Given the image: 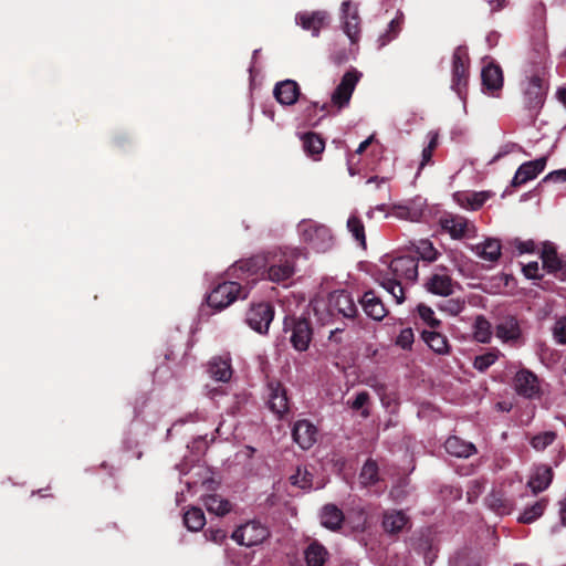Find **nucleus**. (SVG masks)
<instances>
[{
  "label": "nucleus",
  "instance_id": "473e14b6",
  "mask_svg": "<svg viewBox=\"0 0 566 566\" xmlns=\"http://www.w3.org/2000/svg\"><path fill=\"white\" fill-rule=\"evenodd\" d=\"M541 259L543 263L542 268L547 270L549 273L556 272L563 268L562 261L557 255L555 247L549 242H545L543 244Z\"/></svg>",
  "mask_w": 566,
  "mask_h": 566
},
{
  "label": "nucleus",
  "instance_id": "09e8293b",
  "mask_svg": "<svg viewBox=\"0 0 566 566\" xmlns=\"http://www.w3.org/2000/svg\"><path fill=\"white\" fill-rule=\"evenodd\" d=\"M417 312L419 317L431 328H437L440 326L441 322L436 317L433 310L424 304H419L417 306Z\"/></svg>",
  "mask_w": 566,
  "mask_h": 566
},
{
  "label": "nucleus",
  "instance_id": "5fc2aeb1",
  "mask_svg": "<svg viewBox=\"0 0 566 566\" xmlns=\"http://www.w3.org/2000/svg\"><path fill=\"white\" fill-rule=\"evenodd\" d=\"M415 335L410 327L400 331L397 336L396 344L402 349H410L413 344Z\"/></svg>",
  "mask_w": 566,
  "mask_h": 566
},
{
  "label": "nucleus",
  "instance_id": "0eeeda50",
  "mask_svg": "<svg viewBox=\"0 0 566 566\" xmlns=\"http://www.w3.org/2000/svg\"><path fill=\"white\" fill-rule=\"evenodd\" d=\"M439 224L454 240L474 237L476 231L474 223L463 216L453 213L443 214L439 219Z\"/></svg>",
  "mask_w": 566,
  "mask_h": 566
},
{
  "label": "nucleus",
  "instance_id": "c85d7f7f",
  "mask_svg": "<svg viewBox=\"0 0 566 566\" xmlns=\"http://www.w3.org/2000/svg\"><path fill=\"white\" fill-rule=\"evenodd\" d=\"M423 213V205L421 202L412 201L406 205H397L392 208V214L398 219L418 222Z\"/></svg>",
  "mask_w": 566,
  "mask_h": 566
},
{
  "label": "nucleus",
  "instance_id": "58836bf2",
  "mask_svg": "<svg viewBox=\"0 0 566 566\" xmlns=\"http://www.w3.org/2000/svg\"><path fill=\"white\" fill-rule=\"evenodd\" d=\"M473 335L475 340L480 343H489L492 337L491 324L483 317L478 316L473 325Z\"/></svg>",
  "mask_w": 566,
  "mask_h": 566
},
{
  "label": "nucleus",
  "instance_id": "6e6d98bb",
  "mask_svg": "<svg viewBox=\"0 0 566 566\" xmlns=\"http://www.w3.org/2000/svg\"><path fill=\"white\" fill-rule=\"evenodd\" d=\"M553 336L558 344H566V316H563L555 322Z\"/></svg>",
  "mask_w": 566,
  "mask_h": 566
},
{
  "label": "nucleus",
  "instance_id": "72a5a7b5",
  "mask_svg": "<svg viewBox=\"0 0 566 566\" xmlns=\"http://www.w3.org/2000/svg\"><path fill=\"white\" fill-rule=\"evenodd\" d=\"M203 505L209 513L218 516H223L231 511L230 502L218 494H210L203 497Z\"/></svg>",
  "mask_w": 566,
  "mask_h": 566
},
{
  "label": "nucleus",
  "instance_id": "6ab92c4d",
  "mask_svg": "<svg viewBox=\"0 0 566 566\" xmlns=\"http://www.w3.org/2000/svg\"><path fill=\"white\" fill-rule=\"evenodd\" d=\"M268 405L272 412L282 417L289 410V399L285 388L280 382H270Z\"/></svg>",
  "mask_w": 566,
  "mask_h": 566
},
{
  "label": "nucleus",
  "instance_id": "69168bd1",
  "mask_svg": "<svg viewBox=\"0 0 566 566\" xmlns=\"http://www.w3.org/2000/svg\"><path fill=\"white\" fill-rule=\"evenodd\" d=\"M374 136H369L367 139H365L364 142H361L356 150L357 154H361L364 153L367 147L370 145L371 140H373Z\"/></svg>",
  "mask_w": 566,
  "mask_h": 566
},
{
  "label": "nucleus",
  "instance_id": "ea45409f",
  "mask_svg": "<svg viewBox=\"0 0 566 566\" xmlns=\"http://www.w3.org/2000/svg\"><path fill=\"white\" fill-rule=\"evenodd\" d=\"M303 147L308 155L316 156L323 153L325 144L317 134L307 133L303 137Z\"/></svg>",
  "mask_w": 566,
  "mask_h": 566
},
{
  "label": "nucleus",
  "instance_id": "20e7f679",
  "mask_svg": "<svg viewBox=\"0 0 566 566\" xmlns=\"http://www.w3.org/2000/svg\"><path fill=\"white\" fill-rule=\"evenodd\" d=\"M548 91L546 74H533L523 83V104L532 113H537L544 105Z\"/></svg>",
  "mask_w": 566,
  "mask_h": 566
},
{
  "label": "nucleus",
  "instance_id": "e2e57ef3",
  "mask_svg": "<svg viewBox=\"0 0 566 566\" xmlns=\"http://www.w3.org/2000/svg\"><path fill=\"white\" fill-rule=\"evenodd\" d=\"M489 4L491 7V11L494 12V11H499L501 10L502 8L505 7L506 4V0H490L489 1Z\"/></svg>",
  "mask_w": 566,
  "mask_h": 566
},
{
  "label": "nucleus",
  "instance_id": "9b49d317",
  "mask_svg": "<svg viewBox=\"0 0 566 566\" xmlns=\"http://www.w3.org/2000/svg\"><path fill=\"white\" fill-rule=\"evenodd\" d=\"M284 326L292 329L290 340L293 347L300 352L306 350L312 338L310 324L304 319L285 317Z\"/></svg>",
  "mask_w": 566,
  "mask_h": 566
},
{
  "label": "nucleus",
  "instance_id": "412c9836",
  "mask_svg": "<svg viewBox=\"0 0 566 566\" xmlns=\"http://www.w3.org/2000/svg\"><path fill=\"white\" fill-rule=\"evenodd\" d=\"M208 373L212 379L228 382L232 377L231 358L228 355L213 357L208 364Z\"/></svg>",
  "mask_w": 566,
  "mask_h": 566
},
{
  "label": "nucleus",
  "instance_id": "cd10ccee",
  "mask_svg": "<svg viewBox=\"0 0 566 566\" xmlns=\"http://www.w3.org/2000/svg\"><path fill=\"white\" fill-rule=\"evenodd\" d=\"M446 451L457 458H469L476 452L473 443L464 441L459 437H449L444 443Z\"/></svg>",
  "mask_w": 566,
  "mask_h": 566
},
{
  "label": "nucleus",
  "instance_id": "2eb2a0df",
  "mask_svg": "<svg viewBox=\"0 0 566 566\" xmlns=\"http://www.w3.org/2000/svg\"><path fill=\"white\" fill-rule=\"evenodd\" d=\"M343 29L352 42H355L359 34V17L356 6L348 1L342 3Z\"/></svg>",
  "mask_w": 566,
  "mask_h": 566
},
{
  "label": "nucleus",
  "instance_id": "c9c22d12",
  "mask_svg": "<svg viewBox=\"0 0 566 566\" xmlns=\"http://www.w3.org/2000/svg\"><path fill=\"white\" fill-rule=\"evenodd\" d=\"M547 506L545 497L536 501L533 505L526 507L517 517L520 523L530 524L541 517Z\"/></svg>",
  "mask_w": 566,
  "mask_h": 566
},
{
  "label": "nucleus",
  "instance_id": "a211bd4d",
  "mask_svg": "<svg viewBox=\"0 0 566 566\" xmlns=\"http://www.w3.org/2000/svg\"><path fill=\"white\" fill-rule=\"evenodd\" d=\"M483 90L492 96H496L503 86V73L499 65L489 63L481 72Z\"/></svg>",
  "mask_w": 566,
  "mask_h": 566
},
{
  "label": "nucleus",
  "instance_id": "5701e85b",
  "mask_svg": "<svg viewBox=\"0 0 566 566\" xmlns=\"http://www.w3.org/2000/svg\"><path fill=\"white\" fill-rule=\"evenodd\" d=\"M295 19L304 30L311 31L314 36H317L327 20V13L325 11L301 12L296 14Z\"/></svg>",
  "mask_w": 566,
  "mask_h": 566
},
{
  "label": "nucleus",
  "instance_id": "a18cd8bd",
  "mask_svg": "<svg viewBox=\"0 0 566 566\" xmlns=\"http://www.w3.org/2000/svg\"><path fill=\"white\" fill-rule=\"evenodd\" d=\"M450 566H480V563L471 551L463 549L450 559Z\"/></svg>",
  "mask_w": 566,
  "mask_h": 566
},
{
  "label": "nucleus",
  "instance_id": "7ed1b4c3",
  "mask_svg": "<svg viewBox=\"0 0 566 566\" xmlns=\"http://www.w3.org/2000/svg\"><path fill=\"white\" fill-rule=\"evenodd\" d=\"M297 231L301 240L317 253H325L335 244L331 229L314 220H302L297 226Z\"/></svg>",
  "mask_w": 566,
  "mask_h": 566
},
{
  "label": "nucleus",
  "instance_id": "f8f14e48",
  "mask_svg": "<svg viewBox=\"0 0 566 566\" xmlns=\"http://www.w3.org/2000/svg\"><path fill=\"white\" fill-rule=\"evenodd\" d=\"M358 81L359 73H357L356 71L346 72L342 77L340 83L337 85L336 90L332 95L333 104L338 106L339 108L346 106L350 101V97Z\"/></svg>",
  "mask_w": 566,
  "mask_h": 566
},
{
  "label": "nucleus",
  "instance_id": "13d9d810",
  "mask_svg": "<svg viewBox=\"0 0 566 566\" xmlns=\"http://www.w3.org/2000/svg\"><path fill=\"white\" fill-rule=\"evenodd\" d=\"M515 248L517 249V251L521 254H523V253H531L535 249V243L532 240H527V241H520V240H517L515 242Z\"/></svg>",
  "mask_w": 566,
  "mask_h": 566
},
{
  "label": "nucleus",
  "instance_id": "f704fd0d",
  "mask_svg": "<svg viewBox=\"0 0 566 566\" xmlns=\"http://www.w3.org/2000/svg\"><path fill=\"white\" fill-rule=\"evenodd\" d=\"M327 556L328 553L326 548L317 542L310 544L305 551L307 566H324Z\"/></svg>",
  "mask_w": 566,
  "mask_h": 566
},
{
  "label": "nucleus",
  "instance_id": "ddd939ff",
  "mask_svg": "<svg viewBox=\"0 0 566 566\" xmlns=\"http://www.w3.org/2000/svg\"><path fill=\"white\" fill-rule=\"evenodd\" d=\"M292 437L301 449L308 450L317 440V429L308 420H298L293 426Z\"/></svg>",
  "mask_w": 566,
  "mask_h": 566
},
{
  "label": "nucleus",
  "instance_id": "dca6fc26",
  "mask_svg": "<svg viewBox=\"0 0 566 566\" xmlns=\"http://www.w3.org/2000/svg\"><path fill=\"white\" fill-rule=\"evenodd\" d=\"M495 336L502 343L515 344L522 336V331L514 316L503 317L495 327Z\"/></svg>",
  "mask_w": 566,
  "mask_h": 566
},
{
  "label": "nucleus",
  "instance_id": "3c124183",
  "mask_svg": "<svg viewBox=\"0 0 566 566\" xmlns=\"http://www.w3.org/2000/svg\"><path fill=\"white\" fill-rule=\"evenodd\" d=\"M556 436L552 431L542 432L532 438L531 444L535 450L542 451L552 444Z\"/></svg>",
  "mask_w": 566,
  "mask_h": 566
},
{
  "label": "nucleus",
  "instance_id": "7c9ffc66",
  "mask_svg": "<svg viewBox=\"0 0 566 566\" xmlns=\"http://www.w3.org/2000/svg\"><path fill=\"white\" fill-rule=\"evenodd\" d=\"M423 342L432 349L436 354L446 355L449 353L448 339L441 333L436 331L424 329L421 334Z\"/></svg>",
  "mask_w": 566,
  "mask_h": 566
},
{
  "label": "nucleus",
  "instance_id": "4c0bfd02",
  "mask_svg": "<svg viewBox=\"0 0 566 566\" xmlns=\"http://www.w3.org/2000/svg\"><path fill=\"white\" fill-rule=\"evenodd\" d=\"M184 523L188 530L198 532L206 524V517L201 509L191 507L184 515Z\"/></svg>",
  "mask_w": 566,
  "mask_h": 566
},
{
  "label": "nucleus",
  "instance_id": "aec40b11",
  "mask_svg": "<svg viewBox=\"0 0 566 566\" xmlns=\"http://www.w3.org/2000/svg\"><path fill=\"white\" fill-rule=\"evenodd\" d=\"M329 305L344 317L353 318L357 313V306L353 296L346 291H336L329 296Z\"/></svg>",
  "mask_w": 566,
  "mask_h": 566
},
{
  "label": "nucleus",
  "instance_id": "f257e3e1",
  "mask_svg": "<svg viewBox=\"0 0 566 566\" xmlns=\"http://www.w3.org/2000/svg\"><path fill=\"white\" fill-rule=\"evenodd\" d=\"M418 279V259L412 255H401L392 259L387 270L377 277L379 285L389 293L397 304L406 300V287Z\"/></svg>",
  "mask_w": 566,
  "mask_h": 566
},
{
  "label": "nucleus",
  "instance_id": "49530a36",
  "mask_svg": "<svg viewBox=\"0 0 566 566\" xmlns=\"http://www.w3.org/2000/svg\"><path fill=\"white\" fill-rule=\"evenodd\" d=\"M292 484L303 490H311L313 485V475L306 468H297L295 474L291 476Z\"/></svg>",
  "mask_w": 566,
  "mask_h": 566
},
{
  "label": "nucleus",
  "instance_id": "4468645a",
  "mask_svg": "<svg viewBox=\"0 0 566 566\" xmlns=\"http://www.w3.org/2000/svg\"><path fill=\"white\" fill-rule=\"evenodd\" d=\"M514 386L518 395L535 398L539 395V381L530 370H520L514 378Z\"/></svg>",
  "mask_w": 566,
  "mask_h": 566
},
{
  "label": "nucleus",
  "instance_id": "a19ab883",
  "mask_svg": "<svg viewBox=\"0 0 566 566\" xmlns=\"http://www.w3.org/2000/svg\"><path fill=\"white\" fill-rule=\"evenodd\" d=\"M347 229L352 233L353 238L361 245L366 247L365 227L361 220L356 216L352 214L347 220Z\"/></svg>",
  "mask_w": 566,
  "mask_h": 566
},
{
  "label": "nucleus",
  "instance_id": "e433bc0d",
  "mask_svg": "<svg viewBox=\"0 0 566 566\" xmlns=\"http://www.w3.org/2000/svg\"><path fill=\"white\" fill-rule=\"evenodd\" d=\"M455 198L459 205L469 210L480 209L488 199L484 192L458 193Z\"/></svg>",
  "mask_w": 566,
  "mask_h": 566
},
{
  "label": "nucleus",
  "instance_id": "4be33fe9",
  "mask_svg": "<svg viewBox=\"0 0 566 566\" xmlns=\"http://www.w3.org/2000/svg\"><path fill=\"white\" fill-rule=\"evenodd\" d=\"M361 307L367 316L375 321H381L387 315L382 301L374 291H367L360 300Z\"/></svg>",
  "mask_w": 566,
  "mask_h": 566
},
{
  "label": "nucleus",
  "instance_id": "864d4df0",
  "mask_svg": "<svg viewBox=\"0 0 566 566\" xmlns=\"http://www.w3.org/2000/svg\"><path fill=\"white\" fill-rule=\"evenodd\" d=\"M400 24L401 22L399 19H394L390 21L388 30L378 39L379 48L385 46L387 43L392 41L398 35V33L400 32Z\"/></svg>",
  "mask_w": 566,
  "mask_h": 566
},
{
  "label": "nucleus",
  "instance_id": "2f4dec72",
  "mask_svg": "<svg viewBox=\"0 0 566 566\" xmlns=\"http://www.w3.org/2000/svg\"><path fill=\"white\" fill-rule=\"evenodd\" d=\"M488 506L499 515H507L513 511L512 502L500 491H493L486 497Z\"/></svg>",
  "mask_w": 566,
  "mask_h": 566
},
{
  "label": "nucleus",
  "instance_id": "c756f323",
  "mask_svg": "<svg viewBox=\"0 0 566 566\" xmlns=\"http://www.w3.org/2000/svg\"><path fill=\"white\" fill-rule=\"evenodd\" d=\"M321 524L332 531L338 530L344 521L343 512L334 504L325 505L321 511Z\"/></svg>",
  "mask_w": 566,
  "mask_h": 566
},
{
  "label": "nucleus",
  "instance_id": "39448f33",
  "mask_svg": "<svg viewBox=\"0 0 566 566\" xmlns=\"http://www.w3.org/2000/svg\"><path fill=\"white\" fill-rule=\"evenodd\" d=\"M248 291L238 282H223L217 285L207 297L208 305L223 310L238 298H245Z\"/></svg>",
  "mask_w": 566,
  "mask_h": 566
},
{
  "label": "nucleus",
  "instance_id": "b1692460",
  "mask_svg": "<svg viewBox=\"0 0 566 566\" xmlns=\"http://www.w3.org/2000/svg\"><path fill=\"white\" fill-rule=\"evenodd\" d=\"M552 480V469L547 465H538L534 468L527 482V486L531 489L533 494H537L546 490L551 485Z\"/></svg>",
  "mask_w": 566,
  "mask_h": 566
},
{
  "label": "nucleus",
  "instance_id": "4d7b16f0",
  "mask_svg": "<svg viewBox=\"0 0 566 566\" xmlns=\"http://www.w3.org/2000/svg\"><path fill=\"white\" fill-rule=\"evenodd\" d=\"M538 262L533 261L523 265V273L527 279H538L542 276Z\"/></svg>",
  "mask_w": 566,
  "mask_h": 566
},
{
  "label": "nucleus",
  "instance_id": "8fccbe9b",
  "mask_svg": "<svg viewBox=\"0 0 566 566\" xmlns=\"http://www.w3.org/2000/svg\"><path fill=\"white\" fill-rule=\"evenodd\" d=\"M416 552L417 554L422 555L426 566L431 565L437 556V548L428 539L420 543Z\"/></svg>",
  "mask_w": 566,
  "mask_h": 566
},
{
  "label": "nucleus",
  "instance_id": "393cba45",
  "mask_svg": "<svg viewBox=\"0 0 566 566\" xmlns=\"http://www.w3.org/2000/svg\"><path fill=\"white\" fill-rule=\"evenodd\" d=\"M273 94L280 104L293 105L300 94L298 85L292 80L282 81L275 85Z\"/></svg>",
  "mask_w": 566,
  "mask_h": 566
},
{
  "label": "nucleus",
  "instance_id": "bf43d9fd",
  "mask_svg": "<svg viewBox=\"0 0 566 566\" xmlns=\"http://www.w3.org/2000/svg\"><path fill=\"white\" fill-rule=\"evenodd\" d=\"M205 535L214 543H221L226 538V533L222 530H209Z\"/></svg>",
  "mask_w": 566,
  "mask_h": 566
},
{
  "label": "nucleus",
  "instance_id": "774afa93",
  "mask_svg": "<svg viewBox=\"0 0 566 566\" xmlns=\"http://www.w3.org/2000/svg\"><path fill=\"white\" fill-rule=\"evenodd\" d=\"M560 520L566 525V499L560 503Z\"/></svg>",
  "mask_w": 566,
  "mask_h": 566
},
{
  "label": "nucleus",
  "instance_id": "bb28decb",
  "mask_svg": "<svg viewBox=\"0 0 566 566\" xmlns=\"http://www.w3.org/2000/svg\"><path fill=\"white\" fill-rule=\"evenodd\" d=\"M408 523L409 517L402 511L390 510L384 514L382 527L387 533H399L408 525Z\"/></svg>",
  "mask_w": 566,
  "mask_h": 566
},
{
  "label": "nucleus",
  "instance_id": "423d86ee",
  "mask_svg": "<svg viewBox=\"0 0 566 566\" xmlns=\"http://www.w3.org/2000/svg\"><path fill=\"white\" fill-rule=\"evenodd\" d=\"M469 78V55L463 46H458L452 55V81L451 88L462 99Z\"/></svg>",
  "mask_w": 566,
  "mask_h": 566
},
{
  "label": "nucleus",
  "instance_id": "6e6552de",
  "mask_svg": "<svg viewBox=\"0 0 566 566\" xmlns=\"http://www.w3.org/2000/svg\"><path fill=\"white\" fill-rule=\"evenodd\" d=\"M423 286L431 294L449 296L453 294L457 283L452 280L446 266H437L426 279Z\"/></svg>",
  "mask_w": 566,
  "mask_h": 566
},
{
  "label": "nucleus",
  "instance_id": "de8ad7c7",
  "mask_svg": "<svg viewBox=\"0 0 566 566\" xmlns=\"http://www.w3.org/2000/svg\"><path fill=\"white\" fill-rule=\"evenodd\" d=\"M500 356L499 350H491L485 354L479 355L475 357L473 366L475 369L480 371H485L489 367H491Z\"/></svg>",
  "mask_w": 566,
  "mask_h": 566
},
{
  "label": "nucleus",
  "instance_id": "603ef678",
  "mask_svg": "<svg viewBox=\"0 0 566 566\" xmlns=\"http://www.w3.org/2000/svg\"><path fill=\"white\" fill-rule=\"evenodd\" d=\"M369 401V394L367 391H360L356 395V397L350 401L348 400L347 401V405L353 409V410H361V416L364 418H368L369 417V410L368 409H364V406Z\"/></svg>",
  "mask_w": 566,
  "mask_h": 566
},
{
  "label": "nucleus",
  "instance_id": "c03bdc74",
  "mask_svg": "<svg viewBox=\"0 0 566 566\" xmlns=\"http://www.w3.org/2000/svg\"><path fill=\"white\" fill-rule=\"evenodd\" d=\"M360 484L364 486L371 485L378 481V467L376 462L368 460L359 474Z\"/></svg>",
  "mask_w": 566,
  "mask_h": 566
},
{
  "label": "nucleus",
  "instance_id": "79ce46f5",
  "mask_svg": "<svg viewBox=\"0 0 566 566\" xmlns=\"http://www.w3.org/2000/svg\"><path fill=\"white\" fill-rule=\"evenodd\" d=\"M416 252L419 254V256L428 262H433L438 259L439 252L433 247L432 242L429 240H419L417 243L413 244Z\"/></svg>",
  "mask_w": 566,
  "mask_h": 566
},
{
  "label": "nucleus",
  "instance_id": "9d476101",
  "mask_svg": "<svg viewBox=\"0 0 566 566\" xmlns=\"http://www.w3.org/2000/svg\"><path fill=\"white\" fill-rule=\"evenodd\" d=\"M273 317L274 310L269 303H258L247 312L245 322L255 332L264 334L269 331Z\"/></svg>",
  "mask_w": 566,
  "mask_h": 566
},
{
  "label": "nucleus",
  "instance_id": "a878e982",
  "mask_svg": "<svg viewBox=\"0 0 566 566\" xmlns=\"http://www.w3.org/2000/svg\"><path fill=\"white\" fill-rule=\"evenodd\" d=\"M472 251L484 261L495 262L501 255V243L497 239L489 238L473 245Z\"/></svg>",
  "mask_w": 566,
  "mask_h": 566
},
{
  "label": "nucleus",
  "instance_id": "338daca9",
  "mask_svg": "<svg viewBox=\"0 0 566 566\" xmlns=\"http://www.w3.org/2000/svg\"><path fill=\"white\" fill-rule=\"evenodd\" d=\"M556 96L558 101L566 107V88H558Z\"/></svg>",
  "mask_w": 566,
  "mask_h": 566
},
{
  "label": "nucleus",
  "instance_id": "37998d69",
  "mask_svg": "<svg viewBox=\"0 0 566 566\" xmlns=\"http://www.w3.org/2000/svg\"><path fill=\"white\" fill-rule=\"evenodd\" d=\"M429 143L428 145L422 149L421 153V161L419 164V170L423 169L428 164L431 163L432 155L434 149L438 146V138L439 135L437 132H429L427 135Z\"/></svg>",
  "mask_w": 566,
  "mask_h": 566
},
{
  "label": "nucleus",
  "instance_id": "f3484780",
  "mask_svg": "<svg viewBox=\"0 0 566 566\" xmlns=\"http://www.w3.org/2000/svg\"><path fill=\"white\" fill-rule=\"evenodd\" d=\"M545 166V157L522 164L514 175L513 186H521L535 179L544 170Z\"/></svg>",
  "mask_w": 566,
  "mask_h": 566
},
{
  "label": "nucleus",
  "instance_id": "1a4fd4ad",
  "mask_svg": "<svg viewBox=\"0 0 566 566\" xmlns=\"http://www.w3.org/2000/svg\"><path fill=\"white\" fill-rule=\"evenodd\" d=\"M269 530L266 526L258 521H250L232 533V538L244 546H254L263 543L269 537Z\"/></svg>",
  "mask_w": 566,
  "mask_h": 566
},
{
  "label": "nucleus",
  "instance_id": "f03ea898",
  "mask_svg": "<svg viewBox=\"0 0 566 566\" xmlns=\"http://www.w3.org/2000/svg\"><path fill=\"white\" fill-rule=\"evenodd\" d=\"M266 260L263 256H253L241 260L232 266V273L238 279L248 280L250 276H262L265 273ZM268 277L272 282L282 283L289 280L294 273L293 261L283 255L276 262L270 264L266 270Z\"/></svg>",
  "mask_w": 566,
  "mask_h": 566
},
{
  "label": "nucleus",
  "instance_id": "052dcab7",
  "mask_svg": "<svg viewBox=\"0 0 566 566\" xmlns=\"http://www.w3.org/2000/svg\"><path fill=\"white\" fill-rule=\"evenodd\" d=\"M450 314L457 315L463 310V303L459 301H449L444 307Z\"/></svg>",
  "mask_w": 566,
  "mask_h": 566
},
{
  "label": "nucleus",
  "instance_id": "0e129e2a",
  "mask_svg": "<svg viewBox=\"0 0 566 566\" xmlns=\"http://www.w3.org/2000/svg\"><path fill=\"white\" fill-rule=\"evenodd\" d=\"M387 178L385 177H370L368 180H367V184H375L376 185V188H380L382 185H386L387 184Z\"/></svg>",
  "mask_w": 566,
  "mask_h": 566
},
{
  "label": "nucleus",
  "instance_id": "680f3d73",
  "mask_svg": "<svg viewBox=\"0 0 566 566\" xmlns=\"http://www.w3.org/2000/svg\"><path fill=\"white\" fill-rule=\"evenodd\" d=\"M546 180H566V170H556L546 176Z\"/></svg>",
  "mask_w": 566,
  "mask_h": 566
}]
</instances>
